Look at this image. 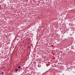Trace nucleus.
Here are the masks:
<instances>
[{
    "mask_svg": "<svg viewBox=\"0 0 75 75\" xmlns=\"http://www.w3.org/2000/svg\"><path fill=\"white\" fill-rule=\"evenodd\" d=\"M1 74L2 75H3V74H4V73L3 72H2Z\"/></svg>",
    "mask_w": 75,
    "mask_h": 75,
    "instance_id": "nucleus-3",
    "label": "nucleus"
},
{
    "mask_svg": "<svg viewBox=\"0 0 75 75\" xmlns=\"http://www.w3.org/2000/svg\"><path fill=\"white\" fill-rule=\"evenodd\" d=\"M18 71V69H16L15 70V71Z\"/></svg>",
    "mask_w": 75,
    "mask_h": 75,
    "instance_id": "nucleus-2",
    "label": "nucleus"
},
{
    "mask_svg": "<svg viewBox=\"0 0 75 75\" xmlns=\"http://www.w3.org/2000/svg\"><path fill=\"white\" fill-rule=\"evenodd\" d=\"M18 68L20 69V68H21V66H19L18 67Z\"/></svg>",
    "mask_w": 75,
    "mask_h": 75,
    "instance_id": "nucleus-1",
    "label": "nucleus"
}]
</instances>
